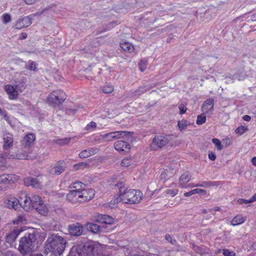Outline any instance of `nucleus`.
<instances>
[{
  "label": "nucleus",
  "mask_w": 256,
  "mask_h": 256,
  "mask_svg": "<svg viewBox=\"0 0 256 256\" xmlns=\"http://www.w3.org/2000/svg\"><path fill=\"white\" fill-rule=\"evenodd\" d=\"M101 244L95 241H88L74 246L68 256H75L76 252L79 256H98L102 250Z\"/></svg>",
  "instance_id": "nucleus-1"
},
{
  "label": "nucleus",
  "mask_w": 256,
  "mask_h": 256,
  "mask_svg": "<svg viewBox=\"0 0 256 256\" xmlns=\"http://www.w3.org/2000/svg\"><path fill=\"white\" fill-rule=\"evenodd\" d=\"M66 243L63 237L53 234L48 236L45 242L44 250L52 252L56 256L60 255L64 251Z\"/></svg>",
  "instance_id": "nucleus-2"
},
{
  "label": "nucleus",
  "mask_w": 256,
  "mask_h": 256,
  "mask_svg": "<svg viewBox=\"0 0 256 256\" xmlns=\"http://www.w3.org/2000/svg\"><path fill=\"white\" fill-rule=\"evenodd\" d=\"M119 189V192L122 200V202L128 204L139 203L142 199V194L138 190L128 189L123 182L118 183L116 185Z\"/></svg>",
  "instance_id": "nucleus-3"
},
{
  "label": "nucleus",
  "mask_w": 256,
  "mask_h": 256,
  "mask_svg": "<svg viewBox=\"0 0 256 256\" xmlns=\"http://www.w3.org/2000/svg\"><path fill=\"white\" fill-rule=\"evenodd\" d=\"M36 235L34 232L26 234L20 240L18 250L21 254L26 255L34 250Z\"/></svg>",
  "instance_id": "nucleus-4"
},
{
  "label": "nucleus",
  "mask_w": 256,
  "mask_h": 256,
  "mask_svg": "<svg viewBox=\"0 0 256 256\" xmlns=\"http://www.w3.org/2000/svg\"><path fill=\"white\" fill-rule=\"evenodd\" d=\"M66 98V94L61 90H54L48 96L47 102L51 106L61 104Z\"/></svg>",
  "instance_id": "nucleus-5"
},
{
  "label": "nucleus",
  "mask_w": 256,
  "mask_h": 256,
  "mask_svg": "<svg viewBox=\"0 0 256 256\" xmlns=\"http://www.w3.org/2000/svg\"><path fill=\"white\" fill-rule=\"evenodd\" d=\"M172 138L170 135L156 136L154 137L150 147L152 150H156L159 148H162L167 144L171 140Z\"/></svg>",
  "instance_id": "nucleus-6"
},
{
  "label": "nucleus",
  "mask_w": 256,
  "mask_h": 256,
  "mask_svg": "<svg viewBox=\"0 0 256 256\" xmlns=\"http://www.w3.org/2000/svg\"><path fill=\"white\" fill-rule=\"evenodd\" d=\"M32 149L30 147H26L24 146L22 150L18 154H8L7 156L8 158L18 159V160H26L28 159V154L31 152Z\"/></svg>",
  "instance_id": "nucleus-7"
},
{
  "label": "nucleus",
  "mask_w": 256,
  "mask_h": 256,
  "mask_svg": "<svg viewBox=\"0 0 256 256\" xmlns=\"http://www.w3.org/2000/svg\"><path fill=\"white\" fill-rule=\"evenodd\" d=\"M4 206L7 208H14L15 210H18L21 207V204H20L18 198L12 196H8L6 198Z\"/></svg>",
  "instance_id": "nucleus-8"
},
{
  "label": "nucleus",
  "mask_w": 256,
  "mask_h": 256,
  "mask_svg": "<svg viewBox=\"0 0 256 256\" xmlns=\"http://www.w3.org/2000/svg\"><path fill=\"white\" fill-rule=\"evenodd\" d=\"M129 134V132L126 131H116L103 134L102 137L107 141H110L114 139L123 138Z\"/></svg>",
  "instance_id": "nucleus-9"
},
{
  "label": "nucleus",
  "mask_w": 256,
  "mask_h": 256,
  "mask_svg": "<svg viewBox=\"0 0 256 256\" xmlns=\"http://www.w3.org/2000/svg\"><path fill=\"white\" fill-rule=\"evenodd\" d=\"M81 196L80 191L70 190V192L67 194L66 198L70 202L76 204L78 203L82 202Z\"/></svg>",
  "instance_id": "nucleus-10"
},
{
  "label": "nucleus",
  "mask_w": 256,
  "mask_h": 256,
  "mask_svg": "<svg viewBox=\"0 0 256 256\" xmlns=\"http://www.w3.org/2000/svg\"><path fill=\"white\" fill-rule=\"evenodd\" d=\"M69 233L74 236H80L83 232V227L79 222H76L69 225L68 227Z\"/></svg>",
  "instance_id": "nucleus-11"
},
{
  "label": "nucleus",
  "mask_w": 256,
  "mask_h": 256,
  "mask_svg": "<svg viewBox=\"0 0 256 256\" xmlns=\"http://www.w3.org/2000/svg\"><path fill=\"white\" fill-rule=\"evenodd\" d=\"M32 22V19L30 16H24L19 18L13 27L14 28L20 30L30 26Z\"/></svg>",
  "instance_id": "nucleus-12"
},
{
  "label": "nucleus",
  "mask_w": 256,
  "mask_h": 256,
  "mask_svg": "<svg viewBox=\"0 0 256 256\" xmlns=\"http://www.w3.org/2000/svg\"><path fill=\"white\" fill-rule=\"evenodd\" d=\"M214 106V100L212 98L204 101L202 107V110L204 114H211L212 113Z\"/></svg>",
  "instance_id": "nucleus-13"
},
{
  "label": "nucleus",
  "mask_w": 256,
  "mask_h": 256,
  "mask_svg": "<svg viewBox=\"0 0 256 256\" xmlns=\"http://www.w3.org/2000/svg\"><path fill=\"white\" fill-rule=\"evenodd\" d=\"M80 192L82 202L91 200L94 198L95 194V191L92 188H84Z\"/></svg>",
  "instance_id": "nucleus-14"
},
{
  "label": "nucleus",
  "mask_w": 256,
  "mask_h": 256,
  "mask_svg": "<svg viewBox=\"0 0 256 256\" xmlns=\"http://www.w3.org/2000/svg\"><path fill=\"white\" fill-rule=\"evenodd\" d=\"M4 90L8 94L10 100H14L18 98V92L14 86L6 84L4 87Z\"/></svg>",
  "instance_id": "nucleus-15"
},
{
  "label": "nucleus",
  "mask_w": 256,
  "mask_h": 256,
  "mask_svg": "<svg viewBox=\"0 0 256 256\" xmlns=\"http://www.w3.org/2000/svg\"><path fill=\"white\" fill-rule=\"evenodd\" d=\"M24 182L26 186H32L36 188H42L41 182L37 178L28 177L24 180Z\"/></svg>",
  "instance_id": "nucleus-16"
},
{
  "label": "nucleus",
  "mask_w": 256,
  "mask_h": 256,
  "mask_svg": "<svg viewBox=\"0 0 256 256\" xmlns=\"http://www.w3.org/2000/svg\"><path fill=\"white\" fill-rule=\"evenodd\" d=\"M18 180V176L14 174H4L0 176V184L14 183Z\"/></svg>",
  "instance_id": "nucleus-17"
},
{
  "label": "nucleus",
  "mask_w": 256,
  "mask_h": 256,
  "mask_svg": "<svg viewBox=\"0 0 256 256\" xmlns=\"http://www.w3.org/2000/svg\"><path fill=\"white\" fill-rule=\"evenodd\" d=\"M22 231L23 230L22 228H16L14 230L9 232L6 236V242L10 244L12 243Z\"/></svg>",
  "instance_id": "nucleus-18"
},
{
  "label": "nucleus",
  "mask_w": 256,
  "mask_h": 256,
  "mask_svg": "<svg viewBox=\"0 0 256 256\" xmlns=\"http://www.w3.org/2000/svg\"><path fill=\"white\" fill-rule=\"evenodd\" d=\"M115 149L118 152H128L130 149V144L124 140H118L114 144Z\"/></svg>",
  "instance_id": "nucleus-19"
},
{
  "label": "nucleus",
  "mask_w": 256,
  "mask_h": 256,
  "mask_svg": "<svg viewBox=\"0 0 256 256\" xmlns=\"http://www.w3.org/2000/svg\"><path fill=\"white\" fill-rule=\"evenodd\" d=\"M3 139L4 142L3 148L4 149L10 148L12 146L14 140L12 134L9 133L5 134L4 135Z\"/></svg>",
  "instance_id": "nucleus-20"
},
{
  "label": "nucleus",
  "mask_w": 256,
  "mask_h": 256,
  "mask_svg": "<svg viewBox=\"0 0 256 256\" xmlns=\"http://www.w3.org/2000/svg\"><path fill=\"white\" fill-rule=\"evenodd\" d=\"M97 152V148H90L88 150H82L78 154V156L81 158H85L96 154Z\"/></svg>",
  "instance_id": "nucleus-21"
},
{
  "label": "nucleus",
  "mask_w": 256,
  "mask_h": 256,
  "mask_svg": "<svg viewBox=\"0 0 256 256\" xmlns=\"http://www.w3.org/2000/svg\"><path fill=\"white\" fill-rule=\"evenodd\" d=\"M149 90L150 88H148V86H140L137 90L132 92L130 94V96L134 98H136L141 94H144Z\"/></svg>",
  "instance_id": "nucleus-22"
},
{
  "label": "nucleus",
  "mask_w": 256,
  "mask_h": 256,
  "mask_svg": "<svg viewBox=\"0 0 256 256\" xmlns=\"http://www.w3.org/2000/svg\"><path fill=\"white\" fill-rule=\"evenodd\" d=\"M98 220L101 223L110 224L114 222V220L110 216L100 214L98 216Z\"/></svg>",
  "instance_id": "nucleus-23"
},
{
  "label": "nucleus",
  "mask_w": 256,
  "mask_h": 256,
  "mask_svg": "<svg viewBox=\"0 0 256 256\" xmlns=\"http://www.w3.org/2000/svg\"><path fill=\"white\" fill-rule=\"evenodd\" d=\"M36 139L35 136L32 134H26L24 138L23 145L26 147H30Z\"/></svg>",
  "instance_id": "nucleus-24"
},
{
  "label": "nucleus",
  "mask_w": 256,
  "mask_h": 256,
  "mask_svg": "<svg viewBox=\"0 0 256 256\" xmlns=\"http://www.w3.org/2000/svg\"><path fill=\"white\" fill-rule=\"evenodd\" d=\"M21 206L22 208L26 212L30 211L33 207L30 200V198L25 196V199L24 201V204H21Z\"/></svg>",
  "instance_id": "nucleus-25"
},
{
  "label": "nucleus",
  "mask_w": 256,
  "mask_h": 256,
  "mask_svg": "<svg viewBox=\"0 0 256 256\" xmlns=\"http://www.w3.org/2000/svg\"><path fill=\"white\" fill-rule=\"evenodd\" d=\"M190 180V176L188 172L183 174L180 178V186L184 187L185 185Z\"/></svg>",
  "instance_id": "nucleus-26"
},
{
  "label": "nucleus",
  "mask_w": 256,
  "mask_h": 256,
  "mask_svg": "<svg viewBox=\"0 0 256 256\" xmlns=\"http://www.w3.org/2000/svg\"><path fill=\"white\" fill-rule=\"evenodd\" d=\"M54 172L56 174H60L64 170V162H58L53 168Z\"/></svg>",
  "instance_id": "nucleus-27"
},
{
  "label": "nucleus",
  "mask_w": 256,
  "mask_h": 256,
  "mask_svg": "<svg viewBox=\"0 0 256 256\" xmlns=\"http://www.w3.org/2000/svg\"><path fill=\"white\" fill-rule=\"evenodd\" d=\"M120 202H122V200H121V196L118 192V194L114 196L112 200L110 202L109 207L111 208H114L117 206V204Z\"/></svg>",
  "instance_id": "nucleus-28"
},
{
  "label": "nucleus",
  "mask_w": 256,
  "mask_h": 256,
  "mask_svg": "<svg viewBox=\"0 0 256 256\" xmlns=\"http://www.w3.org/2000/svg\"><path fill=\"white\" fill-rule=\"evenodd\" d=\"M120 48L125 52H132L134 50V47L133 45L127 42H121L120 44Z\"/></svg>",
  "instance_id": "nucleus-29"
},
{
  "label": "nucleus",
  "mask_w": 256,
  "mask_h": 256,
  "mask_svg": "<svg viewBox=\"0 0 256 256\" xmlns=\"http://www.w3.org/2000/svg\"><path fill=\"white\" fill-rule=\"evenodd\" d=\"M86 227L88 230L94 233H98L100 231V226L96 224L88 222L86 224Z\"/></svg>",
  "instance_id": "nucleus-30"
},
{
  "label": "nucleus",
  "mask_w": 256,
  "mask_h": 256,
  "mask_svg": "<svg viewBox=\"0 0 256 256\" xmlns=\"http://www.w3.org/2000/svg\"><path fill=\"white\" fill-rule=\"evenodd\" d=\"M246 220V218L242 215L236 216L231 221L232 225L236 226L242 224Z\"/></svg>",
  "instance_id": "nucleus-31"
},
{
  "label": "nucleus",
  "mask_w": 256,
  "mask_h": 256,
  "mask_svg": "<svg viewBox=\"0 0 256 256\" xmlns=\"http://www.w3.org/2000/svg\"><path fill=\"white\" fill-rule=\"evenodd\" d=\"M84 184L80 182H76L72 183L69 186L70 188L72 189V191H82L84 189Z\"/></svg>",
  "instance_id": "nucleus-32"
},
{
  "label": "nucleus",
  "mask_w": 256,
  "mask_h": 256,
  "mask_svg": "<svg viewBox=\"0 0 256 256\" xmlns=\"http://www.w3.org/2000/svg\"><path fill=\"white\" fill-rule=\"evenodd\" d=\"M35 209L39 214L43 216L46 215L48 211L47 208L44 206L42 201L40 204H38Z\"/></svg>",
  "instance_id": "nucleus-33"
},
{
  "label": "nucleus",
  "mask_w": 256,
  "mask_h": 256,
  "mask_svg": "<svg viewBox=\"0 0 256 256\" xmlns=\"http://www.w3.org/2000/svg\"><path fill=\"white\" fill-rule=\"evenodd\" d=\"M134 160L132 157L126 158H124L121 162V166H129L131 165L134 164Z\"/></svg>",
  "instance_id": "nucleus-34"
},
{
  "label": "nucleus",
  "mask_w": 256,
  "mask_h": 256,
  "mask_svg": "<svg viewBox=\"0 0 256 256\" xmlns=\"http://www.w3.org/2000/svg\"><path fill=\"white\" fill-rule=\"evenodd\" d=\"M30 200L32 201V206L34 208L38 205V204H40L42 202L40 197L36 195L32 196L30 198Z\"/></svg>",
  "instance_id": "nucleus-35"
},
{
  "label": "nucleus",
  "mask_w": 256,
  "mask_h": 256,
  "mask_svg": "<svg viewBox=\"0 0 256 256\" xmlns=\"http://www.w3.org/2000/svg\"><path fill=\"white\" fill-rule=\"evenodd\" d=\"M214 182H212L211 181H204L202 182L201 184H196L194 186H192V187H202V188H208L212 186H214Z\"/></svg>",
  "instance_id": "nucleus-36"
},
{
  "label": "nucleus",
  "mask_w": 256,
  "mask_h": 256,
  "mask_svg": "<svg viewBox=\"0 0 256 256\" xmlns=\"http://www.w3.org/2000/svg\"><path fill=\"white\" fill-rule=\"evenodd\" d=\"M188 122L186 120H182L178 122V129L182 131L186 128L188 126Z\"/></svg>",
  "instance_id": "nucleus-37"
},
{
  "label": "nucleus",
  "mask_w": 256,
  "mask_h": 256,
  "mask_svg": "<svg viewBox=\"0 0 256 256\" xmlns=\"http://www.w3.org/2000/svg\"><path fill=\"white\" fill-rule=\"evenodd\" d=\"M26 222V219L24 216L22 215H19L17 218L13 221V223L14 224H24Z\"/></svg>",
  "instance_id": "nucleus-38"
},
{
  "label": "nucleus",
  "mask_w": 256,
  "mask_h": 256,
  "mask_svg": "<svg viewBox=\"0 0 256 256\" xmlns=\"http://www.w3.org/2000/svg\"><path fill=\"white\" fill-rule=\"evenodd\" d=\"M14 86L16 88V90H18V92H22L26 88V83L24 82H20Z\"/></svg>",
  "instance_id": "nucleus-39"
},
{
  "label": "nucleus",
  "mask_w": 256,
  "mask_h": 256,
  "mask_svg": "<svg viewBox=\"0 0 256 256\" xmlns=\"http://www.w3.org/2000/svg\"><path fill=\"white\" fill-rule=\"evenodd\" d=\"M139 68L141 72H144L148 66V61L146 59L142 60L139 64Z\"/></svg>",
  "instance_id": "nucleus-40"
},
{
  "label": "nucleus",
  "mask_w": 256,
  "mask_h": 256,
  "mask_svg": "<svg viewBox=\"0 0 256 256\" xmlns=\"http://www.w3.org/2000/svg\"><path fill=\"white\" fill-rule=\"evenodd\" d=\"M88 166V164L84 162H82L78 164H74V168L76 170H77L80 169H84L87 168Z\"/></svg>",
  "instance_id": "nucleus-41"
},
{
  "label": "nucleus",
  "mask_w": 256,
  "mask_h": 256,
  "mask_svg": "<svg viewBox=\"0 0 256 256\" xmlns=\"http://www.w3.org/2000/svg\"><path fill=\"white\" fill-rule=\"evenodd\" d=\"M206 122V116L203 114L198 115L196 123L198 125H202Z\"/></svg>",
  "instance_id": "nucleus-42"
},
{
  "label": "nucleus",
  "mask_w": 256,
  "mask_h": 256,
  "mask_svg": "<svg viewBox=\"0 0 256 256\" xmlns=\"http://www.w3.org/2000/svg\"><path fill=\"white\" fill-rule=\"evenodd\" d=\"M212 142L214 144L218 150H221L223 148L221 142L218 139L214 138L212 139Z\"/></svg>",
  "instance_id": "nucleus-43"
},
{
  "label": "nucleus",
  "mask_w": 256,
  "mask_h": 256,
  "mask_svg": "<svg viewBox=\"0 0 256 256\" xmlns=\"http://www.w3.org/2000/svg\"><path fill=\"white\" fill-rule=\"evenodd\" d=\"M102 90L104 93L110 94L114 90V88L111 85H106L102 87Z\"/></svg>",
  "instance_id": "nucleus-44"
},
{
  "label": "nucleus",
  "mask_w": 256,
  "mask_h": 256,
  "mask_svg": "<svg viewBox=\"0 0 256 256\" xmlns=\"http://www.w3.org/2000/svg\"><path fill=\"white\" fill-rule=\"evenodd\" d=\"M8 154H6V153L4 154H3L1 152H0V166H4L6 163V158H8L7 156Z\"/></svg>",
  "instance_id": "nucleus-45"
},
{
  "label": "nucleus",
  "mask_w": 256,
  "mask_h": 256,
  "mask_svg": "<svg viewBox=\"0 0 256 256\" xmlns=\"http://www.w3.org/2000/svg\"><path fill=\"white\" fill-rule=\"evenodd\" d=\"M26 68L30 70H36V63L33 61H29Z\"/></svg>",
  "instance_id": "nucleus-46"
},
{
  "label": "nucleus",
  "mask_w": 256,
  "mask_h": 256,
  "mask_svg": "<svg viewBox=\"0 0 256 256\" xmlns=\"http://www.w3.org/2000/svg\"><path fill=\"white\" fill-rule=\"evenodd\" d=\"M247 130H248V128L246 126H240L236 130L235 132L236 134L241 135V134H243Z\"/></svg>",
  "instance_id": "nucleus-47"
},
{
  "label": "nucleus",
  "mask_w": 256,
  "mask_h": 256,
  "mask_svg": "<svg viewBox=\"0 0 256 256\" xmlns=\"http://www.w3.org/2000/svg\"><path fill=\"white\" fill-rule=\"evenodd\" d=\"M96 127V122H92L86 125V130H90L95 129Z\"/></svg>",
  "instance_id": "nucleus-48"
},
{
  "label": "nucleus",
  "mask_w": 256,
  "mask_h": 256,
  "mask_svg": "<svg viewBox=\"0 0 256 256\" xmlns=\"http://www.w3.org/2000/svg\"><path fill=\"white\" fill-rule=\"evenodd\" d=\"M11 20V16L9 14H4L2 15V22L4 24L10 22Z\"/></svg>",
  "instance_id": "nucleus-49"
},
{
  "label": "nucleus",
  "mask_w": 256,
  "mask_h": 256,
  "mask_svg": "<svg viewBox=\"0 0 256 256\" xmlns=\"http://www.w3.org/2000/svg\"><path fill=\"white\" fill-rule=\"evenodd\" d=\"M70 138H65L64 139H60L57 140L56 142L60 144L64 145L70 142Z\"/></svg>",
  "instance_id": "nucleus-50"
},
{
  "label": "nucleus",
  "mask_w": 256,
  "mask_h": 256,
  "mask_svg": "<svg viewBox=\"0 0 256 256\" xmlns=\"http://www.w3.org/2000/svg\"><path fill=\"white\" fill-rule=\"evenodd\" d=\"M166 192L167 194L174 197L178 194V190H167Z\"/></svg>",
  "instance_id": "nucleus-51"
},
{
  "label": "nucleus",
  "mask_w": 256,
  "mask_h": 256,
  "mask_svg": "<svg viewBox=\"0 0 256 256\" xmlns=\"http://www.w3.org/2000/svg\"><path fill=\"white\" fill-rule=\"evenodd\" d=\"M222 254L224 256H236V254L234 252L230 251L226 249L223 250Z\"/></svg>",
  "instance_id": "nucleus-52"
},
{
  "label": "nucleus",
  "mask_w": 256,
  "mask_h": 256,
  "mask_svg": "<svg viewBox=\"0 0 256 256\" xmlns=\"http://www.w3.org/2000/svg\"><path fill=\"white\" fill-rule=\"evenodd\" d=\"M192 192L194 194H206V190L204 189H200V188H195L192 190Z\"/></svg>",
  "instance_id": "nucleus-53"
},
{
  "label": "nucleus",
  "mask_w": 256,
  "mask_h": 256,
  "mask_svg": "<svg viewBox=\"0 0 256 256\" xmlns=\"http://www.w3.org/2000/svg\"><path fill=\"white\" fill-rule=\"evenodd\" d=\"M178 108L180 111V113L181 114H184L187 110L186 107L184 104H180L178 106Z\"/></svg>",
  "instance_id": "nucleus-54"
},
{
  "label": "nucleus",
  "mask_w": 256,
  "mask_h": 256,
  "mask_svg": "<svg viewBox=\"0 0 256 256\" xmlns=\"http://www.w3.org/2000/svg\"><path fill=\"white\" fill-rule=\"evenodd\" d=\"M208 158L210 160H214L216 159V154L212 152H208Z\"/></svg>",
  "instance_id": "nucleus-55"
},
{
  "label": "nucleus",
  "mask_w": 256,
  "mask_h": 256,
  "mask_svg": "<svg viewBox=\"0 0 256 256\" xmlns=\"http://www.w3.org/2000/svg\"><path fill=\"white\" fill-rule=\"evenodd\" d=\"M238 202L240 204H248L250 203L251 202H249V200H244L242 198H240L238 200Z\"/></svg>",
  "instance_id": "nucleus-56"
},
{
  "label": "nucleus",
  "mask_w": 256,
  "mask_h": 256,
  "mask_svg": "<svg viewBox=\"0 0 256 256\" xmlns=\"http://www.w3.org/2000/svg\"><path fill=\"white\" fill-rule=\"evenodd\" d=\"M48 10V8H46L44 9L42 11H41L40 12H36L34 14H32V16H40L42 13H44L46 10Z\"/></svg>",
  "instance_id": "nucleus-57"
},
{
  "label": "nucleus",
  "mask_w": 256,
  "mask_h": 256,
  "mask_svg": "<svg viewBox=\"0 0 256 256\" xmlns=\"http://www.w3.org/2000/svg\"><path fill=\"white\" fill-rule=\"evenodd\" d=\"M24 2L28 5H32L34 4L36 0H24Z\"/></svg>",
  "instance_id": "nucleus-58"
},
{
  "label": "nucleus",
  "mask_w": 256,
  "mask_h": 256,
  "mask_svg": "<svg viewBox=\"0 0 256 256\" xmlns=\"http://www.w3.org/2000/svg\"><path fill=\"white\" fill-rule=\"evenodd\" d=\"M166 240L167 241L170 242V243L172 244H173L174 242H172V238L171 236L169 234H166Z\"/></svg>",
  "instance_id": "nucleus-59"
},
{
  "label": "nucleus",
  "mask_w": 256,
  "mask_h": 256,
  "mask_svg": "<svg viewBox=\"0 0 256 256\" xmlns=\"http://www.w3.org/2000/svg\"><path fill=\"white\" fill-rule=\"evenodd\" d=\"M243 120L246 122H249L251 120V117L248 115H245L242 118Z\"/></svg>",
  "instance_id": "nucleus-60"
},
{
  "label": "nucleus",
  "mask_w": 256,
  "mask_h": 256,
  "mask_svg": "<svg viewBox=\"0 0 256 256\" xmlns=\"http://www.w3.org/2000/svg\"><path fill=\"white\" fill-rule=\"evenodd\" d=\"M212 210H214V211H220V207L216 206L214 208L212 209H209L208 211L209 212H212Z\"/></svg>",
  "instance_id": "nucleus-61"
},
{
  "label": "nucleus",
  "mask_w": 256,
  "mask_h": 256,
  "mask_svg": "<svg viewBox=\"0 0 256 256\" xmlns=\"http://www.w3.org/2000/svg\"><path fill=\"white\" fill-rule=\"evenodd\" d=\"M27 37V34L25 32L22 33L20 36V40H24L26 39Z\"/></svg>",
  "instance_id": "nucleus-62"
},
{
  "label": "nucleus",
  "mask_w": 256,
  "mask_h": 256,
  "mask_svg": "<svg viewBox=\"0 0 256 256\" xmlns=\"http://www.w3.org/2000/svg\"><path fill=\"white\" fill-rule=\"evenodd\" d=\"M194 194L192 192V190H191L190 191L188 192H185L184 194V196H190L192 194Z\"/></svg>",
  "instance_id": "nucleus-63"
},
{
  "label": "nucleus",
  "mask_w": 256,
  "mask_h": 256,
  "mask_svg": "<svg viewBox=\"0 0 256 256\" xmlns=\"http://www.w3.org/2000/svg\"><path fill=\"white\" fill-rule=\"evenodd\" d=\"M256 201V194H254L251 198L249 200V202H252Z\"/></svg>",
  "instance_id": "nucleus-64"
}]
</instances>
